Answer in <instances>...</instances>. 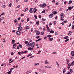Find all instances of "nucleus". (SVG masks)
<instances>
[{"instance_id": "obj_23", "label": "nucleus", "mask_w": 74, "mask_h": 74, "mask_svg": "<svg viewBox=\"0 0 74 74\" xmlns=\"http://www.w3.org/2000/svg\"><path fill=\"white\" fill-rule=\"evenodd\" d=\"M70 40V39H67L66 40H65L64 41L65 42H67L68 41H69Z\"/></svg>"}, {"instance_id": "obj_57", "label": "nucleus", "mask_w": 74, "mask_h": 74, "mask_svg": "<svg viewBox=\"0 0 74 74\" xmlns=\"http://www.w3.org/2000/svg\"><path fill=\"white\" fill-rule=\"evenodd\" d=\"M39 37H40V36H37L36 37V38H39Z\"/></svg>"}, {"instance_id": "obj_56", "label": "nucleus", "mask_w": 74, "mask_h": 74, "mask_svg": "<svg viewBox=\"0 0 74 74\" xmlns=\"http://www.w3.org/2000/svg\"><path fill=\"white\" fill-rule=\"evenodd\" d=\"M45 11L44 10L41 13H45Z\"/></svg>"}, {"instance_id": "obj_45", "label": "nucleus", "mask_w": 74, "mask_h": 74, "mask_svg": "<svg viewBox=\"0 0 74 74\" xmlns=\"http://www.w3.org/2000/svg\"><path fill=\"white\" fill-rule=\"evenodd\" d=\"M57 13V12H56V11H55L54 12L53 14H54V15H55V14H56Z\"/></svg>"}, {"instance_id": "obj_9", "label": "nucleus", "mask_w": 74, "mask_h": 74, "mask_svg": "<svg viewBox=\"0 0 74 74\" xmlns=\"http://www.w3.org/2000/svg\"><path fill=\"white\" fill-rule=\"evenodd\" d=\"M47 5V4L46 3H43L42 5V8H44Z\"/></svg>"}, {"instance_id": "obj_3", "label": "nucleus", "mask_w": 74, "mask_h": 74, "mask_svg": "<svg viewBox=\"0 0 74 74\" xmlns=\"http://www.w3.org/2000/svg\"><path fill=\"white\" fill-rule=\"evenodd\" d=\"M74 8V6H72V7H71V6L69 7L68 8V9L69 11H70L71 9H73Z\"/></svg>"}, {"instance_id": "obj_8", "label": "nucleus", "mask_w": 74, "mask_h": 74, "mask_svg": "<svg viewBox=\"0 0 74 74\" xmlns=\"http://www.w3.org/2000/svg\"><path fill=\"white\" fill-rule=\"evenodd\" d=\"M16 33L17 35H20L21 34V32H20L19 31H17Z\"/></svg>"}, {"instance_id": "obj_35", "label": "nucleus", "mask_w": 74, "mask_h": 74, "mask_svg": "<svg viewBox=\"0 0 74 74\" xmlns=\"http://www.w3.org/2000/svg\"><path fill=\"white\" fill-rule=\"evenodd\" d=\"M66 60L67 61V62H68V63H69V62H70V60H69V59H66Z\"/></svg>"}, {"instance_id": "obj_5", "label": "nucleus", "mask_w": 74, "mask_h": 74, "mask_svg": "<svg viewBox=\"0 0 74 74\" xmlns=\"http://www.w3.org/2000/svg\"><path fill=\"white\" fill-rule=\"evenodd\" d=\"M18 30L20 31H22V28L21 27H19L18 28Z\"/></svg>"}, {"instance_id": "obj_19", "label": "nucleus", "mask_w": 74, "mask_h": 74, "mask_svg": "<svg viewBox=\"0 0 74 74\" xmlns=\"http://www.w3.org/2000/svg\"><path fill=\"white\" fill-rule=\"evenodd\" d=\"M11 72H12V70H10L9 71L7 72L8 74H11Z\"/></svg>"}, {"instance_id": "obj_1", "label": "nucleus", "mask_w": 74, "mask_h": 74, "mask_svg": "<svg viewBox=\"0 0 74 74\" xmlns=\"http://www.w3.org/2000/svg\"><path fill=\"white\" fill-rule=\"evenodd\" d=\"M31 45L32 48H34V45H35V43L34 42L32 43Z\"/></svg>"}, {"instance_id": "obj_32", "label": "nucleus", "mask_w": 74, "mask_h": 74, "mask_svg": "<svg viewBox=\"0 0 74 74\" xmlns=\"http://www.w3.org/2000/svg\"><path fill=\"white\" fill-rule=\"evenodd\" d=\"M51 25H52V23H50L49 24V27H51Z\"/></svg>"}, {"instance_id": "obj_39", "label": "nucleus", "mask_w": 74, "mask_h": 74, "mask_svg": "<svg viewBox=\"0 0 74 74\" xmlns=\"http://www.w3.org/2000/svg\"><path fill=\"white\" fill-rule=\"evenodd\" d=\"M29 42H32V39H31L29 38Z\"/></svg>"}, {"instance_id": "obj_27", "label": "nucleus", "mask_w": 74, "mask_h": 74, "mask_svg": "<svg viewBox=\"0 0 74 74\" xmlns=\"http://www.w3.org/2000/svg\"><path fill=\"white\" fill-rule=\"evenodd\" d=\"M68 66H70V67L71 66H73V65H72V64H71V63H69L68 64Z\"/></svg>"}, {"instance_id": "obj_11", "label": "nucleus", "mask_w": 74, "mask_h": 74, "mask_svg": "<svg viewBox=\"0 0 74 74\" xmlns=\"http://www.w3.org/2000/svg\"><path fill=\"white\" fill-rule=\"evenodd\" d=\"M28 50H30V51H33V48L32 47H28Z\"/></svg>"}, {"instance_id": "obj_60", "label": "nucleus", "mask_w": 74, "mask_h": 74, "mask_svg": "<svg viewBox=\"0 0 74 74\" xmlns=\"http://www.w3.org/2000/svg\"><path fill=\"white\" fill-rule=\"evenodd\" d=\"M52 3H55V0H53V1H51Z\"/></svg>"}, {"instance_id": "obj_20", "label": "nucleus", "mask_w": 74, "mask_h": 74, "mask_svg": "<svg viewBox=\"0 0 74 74\" xmlns=\"http://www.w3.org/2000/svg\"><path fill=\"white\" fill-rule=\"evenodd\" d=\"M49 32L50 33H52V34H53V33H54V31L52 30H51L50 31H49Z\"/></svg>"}, {"instance_id": "obj_15", "label": "nucleus", "mask_w": 74, "mask_h": 74, "mask_svg": "<svg viewBox=\"0 0 74 74\" xmlns=\"http://www.w3.org/2000/svg\"><path fill=\"white\" fill-rule=\"evenodd\" d=\"M40 34V32L39 31H37L36 33V34L38 36V35H39Z\"/></svg>"}, {"instance_id": "obj_44", "label": "nucleus", "mask_w": 74, "mask_h": 74, "mask_svg": "<svg viewBox=\"0 0 74 74\" xmlns=\"http://www.w3.org/2000/svg\"><path fill=\"white\" fill-rule=\"evenodd\" d=\"M14 21L15 23H16V22H18V21L16 19L14 20Z\"/></svg>"}, {"instance_id": "obj_51", "label": "nucleus", "mask_w": 74, "mask_h": 74, "mask_svg": "<svg viewBox=\"0 0 74 74\" xmlns=\"http://www.w3.org/2000/svg\"><path fill=\"white\" fill-rule=\"evenodd\" d=\"M21 22L22 23L23 22H24V20H23V19H21Z\"/></svg>"}, {"instance_id": "obj_16", "label": "nucleus", "mask_w": 74, "mask_h": 74, "mask_svg": "<svg viewBox=\"0 0 74 74\" xmlns=\"http://www.w3.org/2000/svg\"><path fill=\"white\" fill-rule=\"evenodd\" d=\"M28 8H27L25 9L24 10H23V11H24V12H26V11H27V10H28Z\"/></svg>"}, {"instance_id": "obj_25", "label": "nucleus", "mask_w": 74, "mask_h": 74, "mask_svg": "<svg viewBox=\"0 0 74 74\" xmlns=\"http://www.w3.org/2000/svg\"><path fill=\"white\" fill-rule=\"evenodd\" d=\"M29 29V26H26L25 27V29L26 30H27V29Z\"/></svg>"}, {"instance_id": "obj_43", "label": "nucleus", "mask_w": 74, "mask_h": 74, "mask_svg": "<svg viewBox=\"0 0 74 74\" xmlns=\"http://www.w3.org/2000/svg\"><path fill=\"white\" fill-rule=\"evenodd\" d=\"M71 64H72V66H73V65H74V61H73L71 63Z\"/></svg>"}, {"instance_id": "obj_64", "label": "nucleus", "mask_w": 74, "mask_h": 74, "mask_svg": "<svg viewBox=\"0 0 74 74\" xmlns=\"http://www.w3.org/2000/svg\"><path fill=\"white\" fill-rule=\"evenodd\" d=\"M71 74V73L69 71L66 74Z\"/></svg>"}, {"instance_id": "obj_12", "label": "nucleus", "mask_w": 74, "mask_h": 74, "mask_svg": "<svg viewBox=\"0 0 74 74\" xmlns=\"http://www.w3.org/2000/svg\"><path fill=\"white\" fill-rule=\"evenodd\" d=\"M50 18H52L53 16V15L52 14H51L49 15Z\"/></svg>"}, {"instance_id": "obj_63", "label": "nucleus", "mask_w": 74, "mask_h": 74, "mask_svg": "<svg viewBox=\"0 0 74 74\" xmlns=\"http://www.w3.org/2000/svg\"><path fill=\"white\" fill-rule=\"evenodd\" d=\"M30 20L29 19V18H27V22H29V21Z\"/></svg>"}, {"instance_id": "obj_13", "label": "nucleus", "mask_w": 74, "mask_h": 74, "mask_svg": "<svg viewBox=\"0 0 74 74\" xmlns=\"http://www.w3.org/2000/svg\"><path fill=\"white\" fill-rule=\"evenodd\" d=\"M71 55L72 56H74V51H72L71 52Z\"/></svg>"}, {"instance_id": "obj_61", "label": "nucleus", "mask_w": 74, "mask_h": 74, "mask_svg": "<svg viewBox=\"0 0 74 74\" xmlns=\"http://www.w3.org/2000/svg\"><path fill=\"white\" fill-rule=\"evenodd\" d=\"M53 23H54V25H56V21H55L53 22Z\"/></svg>"}, {"instance_id": "obj_22", "label": "nucleus", "mask_w": 74, "mask_h": 74, "mask_svg": "<svg viewBox=\"0 0 74 74\" xmlns=\"http://www.w3.org/2000/svg\"><path fill=\"white\" fill-rule=\"evenodd\" d=\"M45 64H49V62H47V60H46L45 62Z\"/></svg>"}, {"instance_id": "obj_14", "label": "nucleus", "mask_w": 74, "mask_h": 74, "mask_svg": "<svg viewBox=\"0 0 74 74\" xmlns=\"http://www.w3.org/2000/svg\"><path fill=\"white\" fill-rule=\"evenodd\" d=\"M32 72V71L31 70H29V71H27L26 72V74H29V73H30Z\"/></svg>"}, {"instance_id": "obj_47", "label": "nucleus", "mask_w": 74, "mask_h": 74, "mask_svg": "<svg viewBox=\"0 0 74 74\" xmlns=\"http://www.w3.org/2000/svg\"><path fill=\"white\" fill-rule=\"evenodd\" d=\"M12 4L11 3H10V4H9V7H11Z\"/></svg>"}, {"instance_id": "obj_62", "label": "nucleus", "mask_w": 74, "mask_h": 74, "mask_svg": "<svg viewBox=\"0 0 74 74\" xmlns=\"http://www.w3.org/2000/svg\"><path fill=\"white\" fill-rule=\"evenodd\" d=\"M24 52V53H27V52H28V51H25Z\"/></svg>"}, {"instance_id": "obj_7", "label": "nucleus", "mask_w": 74, "mask_h": 74, "mask_svg": "<svg viewBox=\"0 0 74 74\" xmlns=\"http://www.w3.org/2000/svg\"><path fill=\"white\" fill-rule=\"evenodd\" d=\"M63 74H64L65 73H66V68H64L63 70Z\"/></svg>"}, {"instance_id": "obj_52", "label": "nucleus", "mask_w": 74, "mask_h": 74, "mask_svg": "<svg viewBox=\"0 0 74 74\" xmlns=\"http://www.w3.org/2000/svg\"><path fill=\"white\" fill-rule=\"evenodd\" d=\"M47 36L44 37V40H46V39H47Z\"/></svg>"}, {"instance_id": "obj_30", "label": "nucleus", "mask_w": 74, "mask_h": 74, "mask_svg": "<svg viewBox=\"0 0 74 74\" xmlns=\"http://www.w3.org/2000/svg\"><path fill=\"white\" fill-rule=\"evenodd\" d=\"M19 45V47L20 48H23L22 45L21 44H20Z\"/></svg>"}, {"instance_id": "obj_41", "label": "nucleus", "mask_w": 74, "mask_h": 74, "mask_svg": "<svg viewBox=\"0 0 74 74\" xmlns=\"http://www.w3.org/2000/svg\"><path fill=\"white\" fill-rule=\"evenodd\" d=\"M37 9H36L34 11V13H36V12H37Z\"/></svg>"}, {"instance_id": "obj_42", "label": "nucleus", "mask_w": 74, "mask_h": 74, "mask_svg": "<svg viewBox=\"0 0 74 74\" xmlns=\"http://www.w3.org/2000/svg\"><path fill=\"white\" fill-rule=\"evenodd\" d=\"M34 17H35V18L36 19H37V16L35 15L34 16Z\"/></svg>"}, {"instance_id": "obj_21", "label": "nucleus", "mask_w": 74, "mask_h": 74, "mask_svg": "<svg viewBox=\"0 0 74 74\" xmlns=\"http://www.w3.org/2000/svg\"><path fill=\"white\" fill-rule=\"evenodd\" d=\"M36 23V25H37L38 26V25H39V21H37Z\"/></svg>"}, {"instance_id": "obj_49", "label": "nucleus", "mask_w": 74, "mask_h": 74, "mask_svg": "<svg viewBox=\"0 0 74 74\" xmlns=\"http://www.w3.org/2000/svg\"><path fill=\"white\" fill-rule=\"evenodd\" d=\"M27 43H28V41H25V44H27Z\"/></svg>"}, {"instance_id": "obj_24", "label": "nucleus", "mask_w": 74, "mask_h": 74, "mask_svg": "<svg viewBox=\"0 0 74 74\" xmlns=\"http://www.w3.org/2000/svg\"><path fill=\"white\" fill-rule=\"evenodd\" d=\"M49 39L50 41H53V38H49Z\"/></svg>"}, {"instance_id": "obj_17", "label": "nucleus", "mask_w": 74, "mask_h": 74, "mask_svg": "<svg viewBox=\"0 0 74 74\" xmlns=\"http://www.w3.org/2000/svg\"><path fill=\"white\" fill-rule=\"evenodd\" d=\"M73 3V1L71 0L70 1H69V2L68 3V4H69V5H70V4H71V3Z\"/></svg>"}, {"instance_id": "obj_46", "label": "nucleus", "mask_w": 74, "mask_h": 74, "mask_svg": "<svg viewBox=\"0 0 74 74\" xmlns=\"http://www.w3.org/2000/svg\"><path fill=\"white\" fill-rule=\"evenodd\" d=\"M42 4H40L39 5V7H40V8H41L42 7Z\"/></svg>"}, {"instance_id": "obj_48", "label": "nucleus", "mask_w": 74, "mask_h": 74, "mask_svg": "<svg viewBox=\"0 0 74 74\" xmlns=\"http://www.w3.org/2000/svg\"><path fill=\"white\" fill-rule=\"evenodd\" d=\"M18 26H19V27H21V23H20L19 24Z\"/></svg>"}, {"instance_id": "obj_26", "label": "nucleus", "mask_w": 74, "mask_h": 74, "mask_svg": "<svg viewBox=\"0 0 74 74\" xmlns=\"http://www.w3.org/2000/svg\"><path fill=\"white\" fill-rule=\"evenodd\" d=\"M69 38V37L67 36H66L65 37H64V39H67V38Z\"/></svg>"}, {"instance_id": "obj_55", "label": "nucleus", "mask_w": 74, "mask_h": 74, "mask_svg": "<svg viewBox=\"0 0 74 74\" xmlns=\"http://www.w3.org/2000/svg\"><path fill=\"white\" fill-rule=\"evenodd\" d=\"M21 54H23V53H24V52L23 51H22V52H21Z\"/></svg>"}, {"instance_id": "obj_4", "label": "nucleus", "mask_w": 74, "mask_h": 74, "mask_svg": "<svg viewBox=\"0 0 74 74\" xmlns=\"http://www.w3.org/2000/svg\"><path fill=\"white\" fill-rule=\"evenodd\" d=\"M61 18H64V14L63 13H62L60 14Z\"/></svg>"}, {"instance_id": "obj_36", "label": "nucleus", "mask_w": 74, "mask_h": 74, "mask_svg": "<svg viewBox=\"0 0 74 74\" xmlns=\"http://www.w3.org/2000/svg\"><path fill=\"white\" fill-rule=\"evenodd\" d=\"M42 21H46V19H44L43 18H42Z\"/></svg>"}, {"instance_id": "obj_2", "label": "nucleus", "mask_w": 74, "mask_h": 74, "mask_svg": "<svg viewBox=\"0 0 74 74\" xmlns=\"http://www.w3.org/2000/svg\"><path fill=\"white\" fill-rule=\"evenodd\" d=\"M29 12L32 13L34 11V9L33 8H30L29 9Z\"/></svg>"}, {"instance_id": "obj_6", "label": "nucleus", "mask_w": 74, "mask_h": 74, "mask_svg": "<svg viewBox=\"0 0 74 74\" xmlns=\"http://www.w3.org/2000/svg\"><path fill=\"white\" fill-rule=\"evenodd\" d=\"M27 46L28 47H30L31 46V43L30 42H29L27 45Z\"/></svg>"}, {"instance_id": "obj_29", "label": "nucleus", "mask_w": 74, "mask_h": 74, "mask_svg": "<svg viewBox=\"0 0 74 74\" xmlns=\"http://www.w3.org/2000/svg\"><path fill=\"white\" fill-rule=\"evenodd\" d=\"M47 37H49V38H50V37H52V35H47Z\"/></svg>"}, {"instance_id": "obj_37", "label": "nucleus", "mask_w": 74, "mask_h": 74, "mask_svg": "<svg viewBox=\"0 0 74 74\" xmlns=\"http://www.w3.org/2000/svg\"><path fill=\"white\" fill-rule=\"evenodd\" d=\"M21 7V5H19L16 7V8H18Z\"/></svg>"}, {"instance_id": "obj_18", "label": "nucleus", "mask_w": 74, "mask_h": 74, "mask_svg": "<svg viewBox=\"0 0 74 74\" xmlns=\"http://www.w3.org/2000/svg\"><path fill=\"white\" fill-rule=\"evenodd\" d=\"M68 35L69 36H71V31H70L68 33Z\"/></svg>"}, {"instance_id": "obj_58", "label": "nucleus", "mask_w": 74, "mask_h": 74, "mask_svg": "<svg viewBox=\"0 0 74 74\" xmlns=\"http://www.w3.org/2000/svg\"><path fill=\"white\" fill-rule=\"evenodd\" d=\"M70 71L71 73H73V70L72 69H70Z\"/></svg>"}, {"instance_id": "obj_34", "label": "nucleus", "mask_w": 74, "mask_h": 74, "mask_svg": "<svg viewBox=\"0 0 74 74\" xmlns=\"http://www.w3.org/2000/svg\"><path fill=\"white\" fill-rule=\"evenodd\" d=\"M15 40H12V42L13 44H14L15 43Z\"/></svg>"}, {"instance_id": "obj_53", "label": "nucleus", "mask_w": 74, "mask_h": 74, "mask_svg": "<svg viewBox=\"0 0 74 74\" xmlns=\"http://www.w3.org/2000/svg\"><path fill=\"white\" fill-rule=\"evenodd\" d=\"M67 2L66 1H65L64 2V4L65 5H66V3H67Z\"/></svg>"}, {"instance_id": "obj_38", "label": "nucleus", "mask_w": 74, "mask_h": 74, "mask_svg": "<svg viewBox=\"0 0 74 74\" xmlns=\"http://www.w3.org/2000/svg\"><path fill=\"white\" fill-rule=\"evenodd\" d=\"M0 19H1V20H3V19H4V17H3L2 18H0Z\"/></svg>"}, {"instance_id": "obj_31", "label": "nucleus", "mask_w": 74, "mask_h": 74, "mask_svg": "<svg viewBox=\"0 0 74 74\" xmlns=\"http://www.w3.org/2000/svg\"><path fill=\"white\" fill-rule=\"evenodd\" d=\"M32 54L31 53L29 54L27 56V57H29V56H32Z\"/></svg>"}, {"instance_id": "obj_10", "label": "nucleus", "mask_w": 74, "mask_h": 74, "mask_svg": "<svg viewBox=\"0 0 74 74\" xmlns=\"http://www.w3.org/2000/svg\"><path fill=\"white\" fill-rule=\"evenodd\" d=\"M39 64H40V63H35L34 64V66H38L39 65Z\"/></svg>"}, {"instance_id": "obj_40", "label": "nucleus", "mask_w": 74, "mask_h": 74, "mask_svg": "<svg viewBox=\"0 0 74 74\" xmlns=\"http://www.w3.org/2000/svg\"><path fill=\"white\" fill-rule=\"evenodd\" d=\"M44 32H42L41 33V34L42 35H43V34H44Z\"/></svg>"}, {"instance_id": "obj_33", "label": "nucleus", "mask_w": 74, "mask_h": 74, "mask_svg": "<svg viewBox=\"0 0 74 74\" xmlns=\"http://www.w3.org/2000/svg\"><path fill=\"white\" fill-rule=\"evenodd\" d=\"M47 29L48 32H49V31H50V29H49V27H47Z\"/></svg>"}, {"instance_id": "obj_50", "label": "nucleus", "mask_w": 74, "mask_h": 74, "mask_svg": "<svg viewBox=\"0 0 74 74\" xmlns=\"http://www.w3.org/2000/svg\"><path fill=\"white\" fill-rule=\"evenodd\" d=\"M17 49H19V46H17Z\"/></svg>"}, {"instance_id": "obj_28", "label": "nucleus", "mask_w": 74, "mask_h": 74, "mask_svg": "<svg viewBox=\"0 0 74 74\" xmlns=\"http://www.w3.org/2000/svg\"><path fill=\"white\" fill-rule=\"evenodd\" d=\"M72 29H74V24H73L72 25Z\"/></svg>"}, {"instance_id": "obj_54", "label": "nucleus", "mask_w": 74, "mask_h": 74, "mask_svg": "<svg viewBox=\"0 0 74 74\" xmlns=\"http://www.w3.org/2000/svg\"><path fill=\"white\" fill-rule=\"evenodd\" d=\"M56 63L58 65V67H59V63H58V62H56Z\"/></svg>"}, {"instance_id": "obj_59", "label": "nucleus", "mask_w": 74, "mask_h": 74, "mask_svg": "<svg viewBox=\"0 0 74 74\" xmlns=\"http://www.w3.org/2000/svg\"><path fill=\"white\" fill-rule=\"evenodd\" d=\"M18 54L19 55H21V52H18Z\"/></svg>"}]
</instances>
